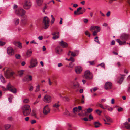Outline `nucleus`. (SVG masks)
I'll return each mask as SVG.
<instances>
[{"instance_id":"1","label":"nucleus","mask_w":130,"mask_h":130,"mask_svg":"<svg viewBox=\"0 0 130 130\" xmlns=\"http://www.w3.org/2000/svg\"><path fill=\"white\" fill-rule=\"evenodd\" d=\"M22 112L23 115L25 116L29 115L31 112L30 106L28 105H25L22 107Z\"/></svg>"},{"instance_id":"2","label":"nucleus","mask_w":130,"mask_h":130,"mask_svg":"<svg viewBox=\"0 0 130 130\" xmlns=\"http://www.w3.org/2000/svg\"><path fill=\"white\" fill-rule=\"evenodd\" d=\"M15 14L18 16H24L26 13V11L22 8H18L15 11Z\"/></svg>"},{"instance_id":"3","label":"nucleus","mask_w":130,"mask_h":130,"mask_svg":"<svg viewBox=\"0 0 130 130\" xmlns=\"http://www.w3.org/2000/svg\"><path fill=\"white\" fill-rule=\"evenodd\" d=\"M49 22L48 18L47 16L45 17L43 19L42 27L45 29H47L49 26Z\"/></svg>"},{"instance_id":"4","label":"nucleus","mask_w":130,"mask_h":130,"mask_svg":"<svg viewBox=\"0 0 130 130\" xmlns=\"http://www.w3.org/2000/svg\"><path fill=\"white\" fill-rule=\"evenodd\" d=\"M32 5V2L30 0H24L23 7L25 9L28 10L30 8Z\"/></svg>"},{"instance_id":"5","label":"nucleus","mask_w":130,"mask_h":130,"mask_svg":"<svg viewBox=\"0 0 130 130\" xmlns=\"http://www.w3.org/2000/svg\"><path fill=\"white\" fill-rule=\"evenodd\" d=\"M93 77L92 73L89 70H87L84 73V78H85L90 80L92 79Z\"/></svg>"},{"instance_id":"6","label":"nucleus","mask_w":130,"mask_h":130,"mask_svg":"<svg viewBox=\"0 0 130 130\" xmlns=\"http://www.w3.org/2000/svg\"><path fill=\"white\" fill-rule=\"evenodd\" d=\"M14 73L11 72L8 69H7L4 72V74L5 77L7 78H9L12 76L14 74Z\"/></svg>"},{"instance_id":"7","label":"nucleus","mask_w":130,"mask_h":130,"mask_svg":"<svg viewBox=\"0 0 130 130\" xmlns=\"http://www.w3.org/2000/svg\"><path fill=\"white\" fill-rule=\"evenodd\" d=\"M82 9L81 7H79L77 8V10L74 12V14L76 15H79L83 14L84 12L86 10V9L84 8H83L81 11L78 13H77Z\"/></svg>"},{"instance_id":"8","label":"nucleus","mask_w":130,"mask_h":130,"mask_svg":"<svg viewBox=\"0 0 130 130\" xmlns=\"http://www.w3.org/2000/svg\"><path fill=\"white\" fill-rule=\"evenodd\" d=\"M37 63L36 59L32 58L30 61V65L29 67L32 68L36 67L37 65Z\"/></svg>"},{"instance_id":"9","label":"nucleus","mask_w":130,"mask_h":130,"mask_svg":"<svg viewBox=\"0 0 130 130\" xmlns=\"http://www.w3.org/2000/svg\"><path fill=\"white\" fill-rule=\"evenodd\" d=\"M6 87L7 88V90H9L11 92L14 93H16V89L11 85L10 83H9L8 84Z\"/></svg>"},{"instance_id":"10","label":"nucleus","mask_w":130,"mask_h":130,"mask_svg":"<svg viewBox=\"0 0 130 130\" xmlns=\"http://www.w3.org/2000/svg\"><path fill=\"white\" fill-rule=\"evenodd\" d=\"M27 22V17L25 15L23 17L21 20V23L22 25H26Z\"/></svg>"},{"instance_id":"11","label":"nucleus","mask_w":130,"mask_h":130,"mask_svg":"<svg viewBox=\"0 0 130 130\" xmlns=\"http://www.w3.org/2000/svg\"><path fill=\"white\" fill-rule=\"evenodd\" d=\"M43 100L46 103H49L51 101V98L50 95H46L44 96Z\"/></svg>"},{"instance_id":"12","label":"nucleus","mask_w":130,"mask_h":130,"mask_svg":"<svg viewBox=\"0 0 130 130\" xmlns=\"http://www.w3.org/2000/svg\"><path fill=\"white\" fill-rule=\"evenodd\" d=\"M112 83L110 82H108L105 83L104 88L106 90L110 89L112 88Z\"/></svg>"},{"instance_id":"13","label":"nucleus","mask_w":130,"mask_h":130,"mask_svg":"<svg viewBox=\"0 0 130 130\" xmlns=\"http://www.w3.org/2000/svg\"><path fill=\"white\" fill-rule=\"evenodd\" d=\"M50 109L49 108L48 105L45 106L43 108V113L44 115L48 114L50 112Z\"/></svg>"},{"instance_id":"14","label":"nucleus","mask_w":130,"mask_h":130,"mask_svg":"<svg viewBox=\"0 0 130 130\" xmlns=\"http://www.w3.org/2000/svg\"><path fill=\"white\" fill-rule=\"evenodd\" d=\"M129 37V35L128 34L123 33L122 34L121 38L122 40H126L128 39Z\"/></svg>"},{"instance_id":"15","label":"nucleus","mask_w":130,"mask_h":130,"mask_svg":"<svg viewBox=\"0 0 130 130\" xmlns=\"http://www.w3.org/2000/svg\"><path fill=\"white\" fill-rule=\"evenodd\" d=\"M7 52L9 55H12L14 54V51L11 47H9L7 48Z\"/></svg>"},{"instance_id":"16","label":"nucleus","mask_w":130,"mask_h":130,"mask_svg":"<svg viewBox=\"0 0 130 130\" xmlns=\"http://www.w3.org/2000/svg\"><path fill=\"white\" fill-rule=\"evenodd\" d=\"M32 54V51L31 49L28 50L26 52V54L25 56V58L29 57L31 56Z\"/></svg>"},{"instance_id":"17","label":"nucleus","mask_w":130,"mask_h":130,"mask_svg":"<svg viewBox=\"0 0 130 130\" xmlns=\"http://www.w3.org/2000/svg\"><path fill=\"white\" fill-rule=\"evenodd\" d=\"M75 71L77 74H79L82 71V69L80 66H77L75 68Z\"/></svg>"},{"instance_id":"18","label":"nucleus","mask_w":130,"mask_h":130,"mask_svg":"<svg viewBox=\"0 0 130 130\" xmlns=\"http://www.w3.org/2000/svg\"><path fill=\"white\" fill-rule=\"evenodd\" d=\"M13 43L15 45L18 47L20 48L21 49L22 48V43L20 42L15 41Z\"/></svg>"},{"instance_id":"19","label":"nucleus","mask_w":130,"mask_h":130,"mask_svg":"<svg viewBox=\"0 0 130 130\" xmlns=\"http://www.w3.org/2000/svg\"><path fill=\"white\" fill-rule=\"evenodd\" d=\"M116 41L119 43L120 45H125L126 43V42L125 41H122L119 39H117L116 40Z\"/></svg>"},{"instance_id":"20","label":"nucleus","mask_w":130,"mask_h":130,"mask_svg":"<svg viewBox=\"0 0 130 130\" xmlns=\"http://www.w3.org/2000/svg\"><path fill=\"white\" fill-rule=\"evenodd\" d=\"M59 44L63 48L66 47L68 46L67 43L63 41H62L61 42H60Z\"/></svg>"},{"instance_id":"21","label":"nucleus","mask_w":130,"mask_h":130,"mask_svg":"<svg viewBox=\"0 0 130 130\" xmlns=\"http://www.w3.org/2000/svg\"><path fill=\"white\" fill-rule=\"evenodd\" d=\"M100 28V27L97 26H92L90 28V30L92 32H93L94 31H95V29L96 30Z\"/></svg>"},{"instance_id":"22","label":"nucleus","mask_w":130,"mask_h":130,"mask_svg":"<svg viewBox=\"0 0 130 130\" xmlns=\"http://www.w3.org/2000/svg\"><path fill=\"white\" fill-rule=\"evenodd\" d=\"M55 51L57 53L59 54V52H61L62 51V49L59 46H58L56 48Z\"/></svg>"},{"instance_id":"23","label":"nucleus","mask_w":130,"mask_h":130,"mask_svg":"<svg viewBox=\"0 0 130 130\" xmlns=\"http://www.w3.org/2000/svg\"><path fill=\"white\" fill-rule=\"evenodd\" d=\"M43 1L44 0H36V2L37 5L39 6H41Z\"/></svg>"},{"instance_id":"24","label":"nucleus","mask_w":130,"mask_h":130,"mask_svg":"<svg viewBox=\"0 0 130 130\" xmlns=\"http://www.w3.org/2000/svg\"><path fill=\"white\" fill-rule=\"evenodd\" d=\"M125 127L127 129H130V124L128 122H126L124 123Z\"/></svg>"},{"instance_id":"25","label":"nucleus","mask_w":130,"mask_h":130,"mask_svg":"<svg viewBox=\"0 0 130 130\" xmlns=\"http://www.w3.org/2000/svg\"><path fill=\"white\" fill-rule=\"evenodd\" d=\"M73 88L74 89L78 88L79 86V85L78 82H75L74 83H73Z\"/></svg>"},{"instance_id":"26","label":"nucleus","mask_w":130,"mask_h":130,"mask_svg":"<svg viewBox=\"0 0 130 130\" xmlns=\"http://www.w3.org/2000/svg\"><path fill=\"white\" fill-rule=\"evenodd\" d=\"M19 19L18 18H15L14 19V22L15 25H17L19 24Z\"/></svg>"},{"instance_id":"27","label":"nucleus","mask_w":130,"mask_h":130,"mask_svg":"<svg viewBox=\"0 0 130 130\" xmlns=\"http://www.w3.org/2000/svg\"><path fill=\"white\" fill-rule=\"evenodd\" d=\"M98 105L99 107L103 109H106L108 107V106L107 105L103 106L102 104H98Z\"/></svg>"},{"instance_id":"28","label":"nucleus","mask_w":130,"mask_h":130,"mask_svg":"<svg viewBox=\"0 0 130 130\" xmlns=\"http://www.w3.org/2000/svg\"><path fill=\"white\" fill-rule=\"evenodd\" d=\"M100 31V29H98L96 31H94L93 32V35L94 36H96L97 35V34L98 32H99Z\"/></svg>"},{"instance_id":"29","label":"nucleus","mask_w":130,"mask_h":130,"mask_svg":"<svg viewBox=\"0 0 130 130\" xmlns=\"http://www.w3.org/2000/svg\"><path fill=\"white\" fill-rule=\"evenodd\" d=\"M95 127L96 128H98L101 125L100 123L98 122H95L94 123Z\"/></svg>"},{"instance_id":"30","label":"nucleus","mask_w":130,"mask_h":130,"mask_svg":"<svg viewBox=\"0 0 130 130\" xmlns=\"http://www.w3.org/2000/svg\"><path fill=\"white\" fill-rule=\"evenodd\" d=\"M60 106V105H59L58 103H55L53 105V107L55 108L58 109V107Z\"/></svg>"},{"instance_id":"31","label":"nucleus","mask_w":130,"mask_h":130,"mask_svg":"<svg viewBox=\"0 0 130 130\" xmlns=\"http://www.w3.org/2000/svg\"><path fill=\"white\" fill-rule=\"evenodd\" d=\"M59 37V33H57V34L54 35L52 38L53 39H56L57 38H58Z\"/></svg>"},{"instance_id":"32","label":"nucleus","mask_w":130,"mask_h":130,"mask_svg":"<svg viewBox=\"0 0 130 130\" xmlns=\"http://www.w3.org/2000/svg\"><path fill=\"white\" fill-rule=\"evenodd\" d=\"M36 110L35 109H33L32 111V115L36 117Z\"/></svg>"},{"instance_id":"33","label":"nucleus","mask_w":130,"mask_h":130,"mask_svg":"<svg viewBox=\"0 0 130 130\" xmlns=\"http://www.w3.org/2000/svg\"><path fill=\"white\" fill-rule=\"evenodd\" d=\"M28 76L27 75L25 76L23 79V81L24 82H26L29 81L28 79Z\"/></svg>"},{"instance_id":"34","label":"nucleus","mask_w":130,"mask_h":130,"mask_svg":"<svg viewBox=\"0 0 130 130\" xmlns=\"http://www.w3.org/2000/svg\"><path fill=\"white\" fill-rule=\"evenodd\" d=\"M13 95L10 94L9 95V96L8 97L9 101L10 102L12 101V100L13 98Z\"/></svg>"},{"instance_id":"35","label":"nucleus","mask_w":130,"mask_h":130,"mask_svg":"<svg viewBox=\"0 0 130 130\" xmlns=\"http://www.w3.org/2000/svg\"><path fill=\"white\" fill-rule=\"evenodd\" d=\"M40 86L39 84L36 87V89L35 90V92H37L40 91Z\"/></svg>"},{"instance_id":"36","label":"nucleus","mask_w":130,"mask_h":130,"mask_svg":"<svg viewBox=\"0 0 130 130\" xmlns=\"http://www.w3.org/2000/svg\"><path fill=\"white\" fill-rule=\"evenodd\" d=\"M11 125L10 124L6 125H5V129L6 130H7L11 127Z\"/></svg>"},{"instance_id":"37","label":"nucleus","mask_w":130,"mask_h":130,"mask_svg":"<svg viewBox=\"0 0 130 130\" xmlns=\"http://www.w3.org/2000/svg\"><path fill=\"white\" fill-rule=\"evenodd\" d=\"M106 118L107 120V122H112V120L109 117H106Z\"/></svg>"},{"instance_id":"38","label":"nucleus","mask_w":130,"mask_h":130,"mask_svg":"<svg viewBox=\"0 0 130 130\" xmlns=\"http://www.w3.org/2000/svg\"><path fill=\"white\" fill-rule=\"evenodd\" d=\"M84 96L83 95H82L81 98V103L82 104H84Z\"/></svg>"},{"instance_id":"39","label":"nucleus","mask_w":130,"mask_h":130,"mask_svg":"<svg viewBox=\"0 0 130 130\" xmlns=\"http://www.w3.org/2000/svg\"><path fill=\"white\" fill-rule=\"evenodd\" d=\"M23 72L24 71L23 70L19 71L18 72V74L20 76H21L23 74Z\"/></svg>"},{"instance_id":"40","label":"nucleus","mask_w":130,"mask_h":130,"mask_svg":"<svg viewBox=\"0 0 130 130\" xmlns=\"http://www.w3.org/2000/svg\"><path fill=\"white\" fill-rule=\"evenodd\" d=\"M0 79L3 83H5V78L2 75L0 76Z\"/></svg>"},{"instance_id":"41","label":"nucleus","mask_w":130,"mask_h":130,"mask_svg":"<svg viewBox=\"0 0 130 130\" xmlns=\"http://www.w3.org/2000/svg\"><path fill=\"white\" fill-rule=\"evenodd\" d=\"M94 41L95 42H97L98 44H100V42L98 39V37H96L94 38Z\"/></svg>"},{"instance_id":"42","label":"nucleus","mask_w":130,"mask_h":130,"mask_svg":"<svg viewBox=\"0 0 130 130\" xmlns=\"http://www.w3.org/2000/svg\"><path fill=\"white\" fill-rule=\"evenodd\" d=\"M124 78L123 77H121L120 79L118 81V82L120 84L121 83H122V82L123 81Z\"/></svg>"},{"instance_id":"43","label":"nucleus","mask_w":130,"mask_h":130,"mask_svg":"<svg viewBox=\"0 0 130 130\" xmlns=\"http://www.w3.org/2000/svg\"><path fill=\"white\" fill-rule=\"evenodd\" d=\"M93 110V109L90 108H89L88 109H87V111L88 113H90Z\"/></svg>"},{"instance_id":"44","label":"nucleus","mask_w":130,"mask_h":130,"mask_svg":"<svg viewBox=\"0 0 130 130\" xmlns=\"http://www.w3.org/2000/svg\"><path fill=\"white\" fill-rule=\"evenodd\" d=\"M96 112L99 115H101V114L102 112V111L100 110L99 109H97L96 110Z\"/></svg>"},{"instance_id":"45","label":"nucleus","mask_w":130,"mask_h":130,"mask_svg":"<svg viewBox=\"0 0 130 130\" xmlns=\"http://www.w3.org/2000/svg\"><path fill=\"white\" fill-rule=\"evenodd\" d=\"M74 66V64L72 62H70L69 64V67L71 68H73Z\"/></svg>"},{"instance_id":"46","label":"nucleus","mask_w":130,"mask_h":130,"mask_svg":"<svg viewBox=\"0 0 130 130\" xmlns=\"http://www.w3.org/2000/svg\"><path fill=\"white\" fill-rule=\"evenodd\" d=\"M29 102L28 99H25L23 101V102L24 103H28Z\"/></svg>"},{"instance_id":"47","label":"nucleus","mask_w":130,"mask_h":130,"mask_svg":"<svg viewBox=\"0 0 130 130\" xmlns=\"http://www.w3.org/2000/svg\"><path fill=\"white\" fill-rule=\"evenodd\" d=\"M34 88L33 86L31 85H30V87L29 89V91H32L33 90V89Z\"/></svg>"},{"instance_id":"48","label":"nucleus","mask_w":130,"mask_h":130,"mask_svg":"<svg viewBox=\"0 0 130 130\" xmlns=\"http://www.w3.org/2000/svg\"><path fill=\"white\" fill-rule=\"evenodd\" d=\"M78 110V108L77 107L74 108L73 109V111L74 113H75Z\"/></svg>"},{"instance_id":"49","label":"nucleus","mask_w":130,"mask_h":130,"mask_svg":"<svg viewBox=\"0 0 130 130\" xmlns=\"http://www.w3.org/2000/svg\"><path fill=\"white\" fill-rule=\"evenodd\" d=\"M85 34L87 36H88L89 37L90 36V34L88 31H86L85 32Z\"/></svg>"},{"instance_id":"50","label":"nucleus","mask_w":130,"mask_h":130,"mask_svg":"<svg viewBox=\"0 0 130 130\" xmlns=\"http://www.w3.org/2000/svg\"><path fill=\"white\" fill-rule=\"evenodd\" d=\"M65 114L67 116H70V113L67 110H66L64 112Z\"/></svg>"},{"instance_id":"51","label":"nucleus","mask_w":130,"mask_h":130,"mask_svg":"<svg viewBox=\"0 0 130 130\" xmlns=\"http://www.w3.org/2000/svg\"><path fill=\"white\" fill-rule=\"evenodd\" d=\"M6 43L5 42L0 41V46H2L4 45Z\"/></svg>"},{"instance_id":"52","label":"nucleus","mask_w":130,"mask_h":130,"mask_svg":"<svg viewBox=\"0 0 130 130\" xmlns=\"http://www.w3.org/2000/svg\"><path fill=\"white\" fill-rule=\"evenodd\" d=\"M71 56L73 57H75L76 56V54L75 52L71 51Z\"/></svg>"},{"instance_id":"53","label":"nucleus","mask_w":130,"mask_h":130,"mask_svg":"<svg viewBox=\"0 0 130 130\" xmlns=\"http://www.w3.org/2000/svg\"><path fill=\"white\" fill-rule=\"evenodd\" d=\"M21 57L20 55L19 54H16L15 55V57L17 59H19Z\"/></svg>"},{"instance_id":"54","label":"nucleus","mask_w":130,"mask_h":130,"mask_svg":"<svg viewBox=\"0 0 130 130\" xmlns=\"http://www.w3.org/2000/svg\"><path fill=\"white\" fill-rule=\"evenodd\" d=\"M70 60V61H71L72 62H74V61H75V60H74V58L72 57H70V60Z\"/></svg>"},{"instance_id":"55","label":"nucleus","mask_w":130,"mask_h":130,"mask_svg":"<svg viewBox=\"0 0 130 130\" xmlns=\"http://www.w3.org/2000/svg\"><path fill=\"white\" fill-rule=\"evenodd\" d=\"M36 122V121L35 120H32L31 121V123L32 124H33L34 123H35Z\"/></svg>"},{"instance_id":"56","label":"nucleus","mask_w":130,"mask_h":130,"mask_svg":"<svg viewBox=\"0 0 130 130\" xmlns=\"http://www.w3.org/2000/svg\"><path fill=\"white\" fill-rule=\"evenodd\" d=\"M117 110L119 112L122 111L123 110V108L122 107H120Z\"/></svg>"},{"instance_id":"57","label":"nucleus","mask_w":130,"mask_h":130,"mask_svg":"<svg viewBox=\"0 0 130 130\" xmlns=\"http://www.w3.org/2000/svg\"><path fill=\"white\" fill-rule=\"evenodd\" d=\"M64 100L66 101H69V99L67 97H64L63 98Z\"/></svg>"},{"instance_id":"58","label":"nucleus","mask_w":130,"mask_h":130,"mask_svg":"<svg viewBox=\"0 0 130 130\" xmlns=\"http://www.w3.org/2000/svg\"><path fill=\"white\" fill-rule=\"evenodd\" d=\"M89 62L90 65H93L94 64V61H89Z\"/></svg>"},{"instance_id":"59","label":"nucleus","mask_w":130,"mask_h":130,"mask_svg":"<svg viewBox=\"0 0 130 130\" xmlns=\"http://www.w3.org/2000/svg\"><path fill=\"white\" fill-rule=\"evenodd\" d=\"M1 87L4 91H6L7 90V88H6L5 87L3 86H2Z\"/></svg>"},{"instance_id":"60","label":"nucleus","mask_w":130,"mask_h":130,"mask_svg":"<svg viewBox=\"0 0 130 130\" xmlns=\"http://www.w3.org/2000/svg\"><path fill=\"white\" fill-rule=\"evenodd\" d=\"M100 65L101 66L103 67L104 68H105V64L104 63H102L100 64Z\"/></svg>"},{"instance_id":"61","label":"nucleus","mask_w":130,"mask_h":130,"mask_svg":"<svg viewBox=\"0 0 130 130\" xmlns=\"http://www.w3.org/2000/svg\"><path fill=\"white\" fill-rule=\"evenodd\" d=\"M110 11H108L106 14V15L107 17L110 16Z\"/></svg>"},{"instance_id":"62","label":"nucleus","mask_w":130,"mask_h":130,"mask_svg":"<svg viewBox=\"0 0 130 130\" xmlns=\"http://www.w3.org/2000/svg\"><path fill=\"white\" fill-rule=\"evenodd\" d=\"M28 77L29 79V80L31 81L32 80V76L30 75H28Z\"/></svg>"},{"instance_id":"63","label":"nucleus","mask_w":130,"mask_h":130,"mask_svg":"<svg viewBox=\"0 0 130 130\" xmlns=\"http://www.w3.org/2000/svg\"><path fill=\"white\" fill-rule=\"evenodd\" d=\"M78 6V5L77 4H74L73 5V7H74L76 8Z\"/></svg>"},{"instance_id":"64","label":"nucleus","mask_w":130,"mask_h":130,"mask_svg":"<svg viewBox=\"0 0 130 130\" xmlns=\"http://www.w3.org/2000/svg\"><path fill=\"white\" fill-rule=\"evenodd\" d=\"M127 92H130V84L129 85L128 88Z\"/></svg>"}]
</instances>
